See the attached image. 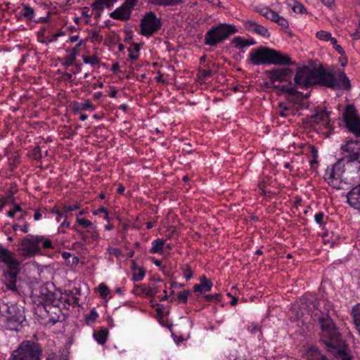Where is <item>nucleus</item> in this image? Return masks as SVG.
Wrapping results in <instances>:
<instances>
[{"label": "nucleus", "mask_w": 360, "mask_h": 360, "mask_svg": "<svg viewBox=\"0 0 360 360\" xmlns=\"http://www.w3.org/2000/svg\"><path fill=\"white\" fill-rule=\"evenodd\" d=\"M22 11H23L22 15L25 18H27L28 19L33 18L34 11V9L32 8H31L29 5H27V4L23 5Z\"/></svg>", "instance_id": "obj_34"}, {"label": "nucleus", "mask_w": 360, "mask_h": 360, "mask_svg": "<svg viewBox=\"0 0 360 360\" xmlns=\"http://www.w3.org/2000/svg\"><path fill=\"white\" fill-rule=\"evenodd\" d=\"M83 61L85 64H90L92 66L98 65L101 63L100 59L96 55L91 56H82Z\"/></svg>", "instance_id": "obj_32"}, {"label": "nucleus", "mask_w": 360, "mask_h": 360, "mask_svg": "<svg viewBox=\"0 0 360 360\" xmlns=\"http://www.w3.org/2000/svg\"><path fill=\"white\" fill-rule=\"evenodd\" d=\"M132 48V52H136V53H139V51H140V46H139V44H137V43H134L132 44V46H131Z\"/></svg>", "instance_id": "obj_61"}, {"label": "nucleus", "mask_w": 360, "mask_h": 360, "mask_svg": "<svg viewBox=\"0 0 360 360\" xmlns=\"http://www.w3.org/2000/svg\"><path fill=\"white\" fill-rule=\"evenodd\" d=\"M274 87L280 89L283 92H286L288 94L292 95V96L295 95L297 93V91L296 90V89L295 87L288 86H285V85H282V86L274 85Z\"/></svg>", "instance_id": "obj_33"}, {"label": "nucleus", "mask_w": 360, "mask_h": 360, "mask_svg": "<svg viewBox=\"0 0 360 360\" xmlns=\"http://www.w3.org/2000/svg\"><path fill=\"white\" fill-rule=\"evenodd\" d=\"M183 0H150V2L157 6H174L182 3Z\"/></svg>", "instance_id": "obj_28"}, {"label": "nucleus", "mask_w": 360, "mask_h": 360, "mask_svg": "<svg viewBox=\"0 0 360 360\" xmlns=\"http://www.w3.org/2000/svg\"><path fill=\"white\" fill-rule=\"evenodd\" d=\"M310 149H311L312 158H314V157L318 158V152H317L316 148L312 146L310 147Z\"/></svg>", "instance_id": "obj_62"}, {"label": "nucleus", "mask_w": 360, "mask_h": 360, "mask_svg": "<svg viewBox=\"0 0 360 360\" xmlns=\"http://www.w3.org/2000/svg\"><path fill=\"white\" fill-rule=\"evenodd\" d=\"M354 39H360V19L359 20L358 26L354 33L351 34Z\"/></svg>", "instance_id": "obj_56"}, {"label": "nucleus", "mask_w": 360, "mask_h": 360, "mask_svg": "<svg viewBox=\"0 0 360 360\" xmlns=\"http://www.w3.org/2000/svg\"><path fill=\"white\" fill-rule=\"evenodd\" d=\"M231 44H234V46L238 49H242L243 47L255 44V41L253 39L244 40L240 37H236L232 39Z\"/></svg>", "instance_id": "obj_27"}, {"label": "nucleus", "mask_w": 360, "mask_h": 360, "mask_svg": "<svg viewBox=\"0 0 360 360\" xmlns=\"http://www.w3.org/2000/svg\"><path fill=\"white\" fill-rule=\"evenodd\" d=\"M117 0H96L92 5V9L95 11L96 18L101 17V12L105 8H110Z\"/></svg>", "instance_id": "obj_19"}, {"label": "nucleus", "mask_w": 360, "mask_h": 360, "mask_svg": "<svg viewBox=\"0 0 360 360\" xmlns=\"http://www.w3.org/2000/svg\"><path fill=\"white\" fill-rule=\"evenodd\" d=\"M28 227H29L28 224H25L22 226H20L19 224H14L13 226V229L14 231H17L18 229H20L23 233H27L28 231Z\"/></svg>", "instance_id": "obj_52"}, {"label": "nucleus", "mask_w": 360, "mask_h": 360, "mask_svg": "<svg viewBox=\"0 0 360 360\" xmlns=\"http://www.w3.org/2000/svg\"><path fill=\"white\" fill-rule=\"evenodd\" d=\"M79 208V205L77 204H75L72 205L64 206L63 210L64 213L67 215V214L68 212L77 210Z\"/></svg>", "instance_id": "obj_50"}, {"label": "nucleus", "mask_w": 360, "mask_h": 360, "mask_svg": "<svg viewBox=\"0 0 360 360\" xmlns=\"http://www.w3.org/2000/svg\"><path fill=\"white\" fill-rule=\"evenodd\" d=\"M141 32L140 34L143 36H151L158 32L161 26L162 22L160 18L153 12L146 13L141 20Z\"/></svg>", "instance_id": "obj_9"}, {"label": "nucleus", "mask_w": 360, "mask_h": 360, "mask_svg": "<svg viewBox=\"0 0 360 360\" xmlns=\"http://www.w3.org/2000/svg\"><path fill=\"white\" fill-rule=\"evenodd\" d=\"M348 203L360 210V184L354 186L347 195Z\"/></svg>", "instance_id": "obj_17"}, {"label": "nucleus", "mask_w": 360, "mask_h": 360, "mask_svg": "<svg viewBox=\"0 0 360 360\" xmlns=\"http://www.w3.org/2000/svg\"><path fill=\"white\" fill-rule=\"evenodd\" d=\"M278 14L272 11L271 9H269L268 8H265V13L264 17L271 21L276 22L277 20V18H278Z\"/></svg>", "instance_id": "obj_35"}, {"label": "nucleus", "mask_w": 360, "mask_h": 360, "mask_svg": "<svg viewBox=\"0 0 360 360\" xmlns=\"http://www.w3.org/2000/svg\"><path fill=\"white\" fill-rule=\"evenodd\" d=\"M138 273H134L132 276V280L134 281H141L146 274V270L143 267H141L138 269Z\"/></svg>", "instance_id": "obj_39"}, {"label": "nucleus", "mask_w": 360, "mask_h": 360, "mask_svg": "<svg viewBox=\"0 0 360 360\" xmlns=\"http://www.w3.org/2000/svg\"><path fill=\"white\" fill-rule=\"evenodd\" d=\"M323 4H325L327 6H331L334 2L335 0H321Z\"/></svg>", "instance_id": "obj_63"}, {"label": "nucleus", "mask_w": 360, "mask_h": 360, "mask_svg": "<svg viewBox=\"0 0 360 360\" xmlns=\"http://www.w3.org/2000/svg\"><path fill=\"white\" fill-rule=\"evenodd\" d=\"M292 8L294 12L297 13H302L306 11L304 6L298 1H295Z\"/></svg>", "instance_id": "obj_43"}, {"label": "nucleus", "mask_w": 360, "mask_h": 360, "mask_svg": "<svg viewBox=\"0 0 360 360\" xmlns=\"http://www.w3.org/2000/svg\"><path fill=\"white\" fill-rule=\"evenodd\" d=\"M212 71L211 70H200L199 71V77L200 79H205L207 77H211Z\"/></svg>", "instance_id": "obj_47"}, {"label": "nucleus", "mask_w": 360, "mask_h": 360, "mask_svg": "<svg viewBox=\"0 0 360 360\" xmlns=\"http://www.w3.org/2000/svg\"><path fill=\"white\" fill-rule=\"evenodd\" d=\"M294 82L297 87L302 89L317 84L334 90L351 89L349 79L344 72L338 73L335 77L332 72L327 71L322 65L314 68L308 66L297 68Z\"/></svg>", "instance_id": "obj_1"}, {"label": "nucleus", "mask_w": 360, "mask_h": 360, "mask_svg": "<svg viewBox=\"0 0 360 360\" xmlns=\"http://www.w3.org/2000/svg\"><path fill=\"white\" fill-rule=\"evenodd\" d=\"M309 122L321 124L326 128L329 127L330 119L329 112L325 110H316V112L307 117Z\"/></svg>", "instance_id": "obj_15"}, {"label": "nucleus", "mask_w": 360, "mask_h": 360, "mask_svg": "<svg viewBox=\"0 0 360 360\" xmlns=\"http://www.w3.org/2000/svg\"><path fill=\"white\" fill-rule=\"evenodd\" d=\"M134 6L126 0L120 7L110 13V17L123 22L130 19Z\"/></svg>", "instance_id": "obj_14"}, {"label": "nucleus", "mask_w": 360, "mask_h": 360, "mask_svg": "<svg viewBox=\"0 0 360 360\" xmlns=\"http://www.w3.org/2000/svg\"><path fill=\"white\" fill-rule=\"evenodd\" d=\"M0 263L5 264L7 267L2 274L6 286L13 292H18L17 279L20 271V262L11 251L0 245Z\"/></svg>", "instance_id": "obj_3"}, {"label": "nucleus", "mask_w": 360, "mask_h": 360, "mask_svg": "<svg viewBox=\"0 0 360 360\" xmlns=\"http://www.w3.org/2000/svg\"><path fill=\"white\" fill-rule=\"evenodd\" d=\"M348 346L345 343L343 346L332 349L331 353L338 360H352V357L348 353Z\"/></svg>", "instance_id": "obj_21"}, {"label": "nucleus", "mask_w": 360, "mask_h": 360, "mask_svg": "<svg viewBox=\"0 0 360 360\" xmlns=\"http://www.w3.org/2000/svg\"><path fill=\"white\" fill-rule=\"evenodd\" d=\"M98 213H105V219H106L108 221H109L108 212V210L106 208H105L104 207H101L98 210H94L93 212V214L95 215L98 214Z\"/></svg>", "instance_id": "obj_51"}, {"label": "nucleus", "mask_w": 360, "mask_h": 360, "mask_svg": "<svg viewBox=\"0 0 360 360\" xmlns=\"http://www.w3.org/2000/svg\"><path fill=\"white\" fill-rule=\"evenodd\" d=\"M42 356L43 349L39 343L24 340L13 351L8 360H41Z\"/></svg>", "instance_id": "obj_4"}, {"label": "nucleus", "mask_w": 360, "mask_h": 360, "mask_svg": "<svg viewBox=\"0 0 360 360\" xmlns=\"http://www.w3.org/2000/svg\"><path fill=\"white\" fill-rule=\"evenodd\" d=\"M40 294L43 296V300L45 301L46 304L41 305V307L44 309L46 311L49 313V310H47L48 305L49 308L51 307H55L57 306V303L55 299V294L51 291H49L46 288H41Z\"/></svg>", "instance_id": "obj_20"}, {"label": "nucleus", "mask_w": 360, "mask_h": 360, "mask_svg": "<svg viewBox=\"0 0 360 360\" xmlns=\"http://www.w3.org/2000/svg\"><path fill=\"white\" fill-rule=\"evenodd\" d=\"M268 77L271 82L274 84L276 82H288L292 84V70L289 68H276L266 72Z\"/></svg>", "instance_id": "obj_13"}, {"label": "nucleus", "mask_w": 360, "mask_h": 360, "mask_svg": "<svg viewBox=\"0 0 360 360\" xmlns=\"http://www.w3.org/2000/svg\"><path fill=\"white\" fill-rule=\"evenodd\" d=\"M205 298L207 302H211L213 300H219V294L207 295L205 296Z\"/></svg>", "instance_id": "obj_57"}, {"label": "nucleus", "mask_w": 360, "mask_h": 360, "mask_svg": "<svg viewBox=\"0 0 360 360\" xmlns=\"http://www.w3.org/2000/svg\"><path fill=\"white\" fill-rule=\"evenodd\" d=\"M82 41H80L77 44H76L75 46L70 50V53L77 56V55L79 53V48L82 45Z\"/></svg>", "instance_id": "obj_58"}, {"label": "nucleus", "mask_w": 360, "mask_h": 360, "mask_svg": "<svg viewBox=\"0 0 360 360\" xmlns=\"http://www.w3.org/2000/svg\"><path fill=\"white\" fill-rule=\"evenodd\" d=\"M98 292L101 297H105L110 292V290L105 284L101 283L98 285Z\"/></svg>", "instance_id": "obj_42"}, {"label": "nucleus", "mask_w": 360, "mask_h": 360, "mask_svg": "<svg viewBox=\"0 0 360 360\" xmlns=\"http://www.w3.org/2000/svg\"><path fill=\"white\" fill-rule=\"evenodd\" d=\"M323 217H324V214L323 212H319V213L316 214L314 216L316 222L320 225H323L324 224Z\"/></svg>", "instance_id": "obj_53"}, {"label": "nucleus", "mask_w": 360, "mask_h": 360, "mask_svg": "<svg viewBox=\"0 0 360 360\" xmlns=\"http://www.w3.org/2000/svg\"><path fill=\"white\" fill-rule=\"evenodd\" d=\"M98 316V314L95 309H93L91 310L90 313L86 316L85 321L87 324H89L90 323L94 322L97 317Z\"/></svg>", "instance_id": "obj_40"}, {"label": "nucleus", "mask_w": 360, "mask_h": 360, "mask_svg": "<svg viewBox=\"0 0 360 360\" xmlns=\"http://www.w3.org/2000/svg\"><path fill=\"white\" fill-rule=\"evenodd\" d=\"M333 48L338 51V53H340V55H344L345 54V51L344 49H342V47L340 45H338V44L336 45H335L333 46Z\"/></svg>", "instance_id": "obj_60"}, {"label": "nucleus", "mask_w": 360, "mask_h": 360, "mask_svg": "<svg viewBox=\"0 0 360 360\" xmlns=\"http://www.w3.org/2000/svg\"><path fill=\"white\" fill-rule=\"evenodd\" d=\"M41 217V214L39 210H36L34 214V220H39Z\"/></svg>", "instance_id": "obj_64"}, {"label": "nucleus", "mask_w": 360, "mask_h": 360, "mask_svg": "<svg viewBox=\"0 0 360 360\" xmlns=\"http://www.w3.org/2000/svg\"><path fill=\"white\" fill-rule=\"evenodd\" d=\"M307 360H330L321 350L315 347L309 348L307 352Z\"/></svg>", "instance_id": "obj_24"}, {"label": "nucleus", "mask_w": 360, "mask_h": 360, "mask_svg": "<svg viewBox=\"0 0 360 360\" xmlns=\"http://www.w3.org/2000/svg\"><path fill=\"white\" fill-rule=\"evenodd\" d=\"M128 51L129 52V58L131 60H136L139 58V54H134V52H132V48L129 47L128 49Z\"/></svg>", "instance_id": "obj_59"}, {"label": "nucleus", "mask_w": 360, "mask_h": 360, "mask_svg": "<svg viewBox=\"0 0 360 360\" xmlns=\"http://www.w3.org/2000/svg\"><path fill=\"white\" fill-rule=\"evenodd\" d=\"M237 32V28L232 24L219 23L207 30L204 43L210 46H215Z\"/></svg>", "instance_id": "obj_7"}, {"label": "nucleus", "mask_w": 360, "mask_h": 360, "mask_svg": "<svg viewBox=\"0 0 360 360\" xmlns=\"http://www.w3.org/2000/svg\"><path fill=\"white\" fill-rule=\"evenodd\" d=\"M32 157L36 160H40L41 159L42 155L39 146H37L33 149Z\"/></svg>", "instance_id": "obj_48"}, {"label": "nucleus", "mask_w": 360, "mask_h": 360, "mask_svg": "<svg viewBox=\"0 0 360 360\" xmlns=\"http://www.w3.org/2000/svg\"><path fill=\"white\" fill-rule=\"evenodd\" d=\"M14 203L13 195H8L6 197L0 199V211L8 203Z\"/></svg>", "instance_id": "obj_41"}, {"label": "nucleus", "mask_w": 360, "mask_h": 360, "mask_svg": "<svg viewBox=\"0 0 360 360\" xmlns=\"http://www.w3.org/2000/svg\"><path fill=\"white\" fill-rule=\"evenodd\" d=\"M341 149L346 153L342 158L347 159V167L356 169L360 176V141H348Z\"/></svg>", "instance_id": "obj_8"}, {"label": "nucleus", "mask_w": 360, "mask_h": 360, "mask_svg": "<svg viewBox=\"0 0 360 360\" xmlns=\"http://www.w3.org/2000/svg\"><path fill=\"white\" fill-rule=\"evenodd\" d=\"M0 321L6 329L18 330L25 321L24 311L15 304L8 306L4 304L0 307Z\"/></svg>", "instance_id": "obj_6"}, {"label": "nucleus", "mask_w": 360, "mask_h": 360, "mask_svg": "<svg viewBox=\"0 0 360 360\" xmlns=\"http://www.w3.org/2000/svg\"><path fill=\"white\" fill-rule=\"evenodd\" d=\"M77 221L79 225L82 226L83 228H89L90 229H94V226L91 221L88 219L77 217Z\"/></svg>", "instance_id": "obj_37"}, {"label": "nucleus", "mask_w": 360, "mask_h": 360, "mask_svg": "<svg viewBox=\"0 0 360 360\" xmlns=\"http://www.w3.org/2000/svg\"><path fill=\"white\" fill-rule=\"evenodd\" d=\"M75 60H76V56H75L72 53H70L69 55L65 56L64 57L65 63H63V65H65L66 66L72 65L74 64Z\"/></svg>", "instance_id": "obj_44"}, {"label": "nucleus", "mask_w": 360, "mask_h": 360, "mask_svg": "<svg viewBox=\"0 0 360 360\" xmlns=\"http://www.w3.org/2000/svg\"><path fill=\"white\" fill-rule=\"evenodd\" d=\"M191 294L189 290H184L178 293L177 300L179 302L186 304L188 300V297Z\"/></svg>", "instance_id": "obj_36"}, {"label": "nucleus", "mask_w": 360, "mask_h": 360, "mask_svg": "<svg viewBox=\"0 0 360 360\" xmlns=\"http://www.w3.org/2000/svg\"><path fill=\"white\" fill-rule=\"evenodd\" d=\"M271 49L266 46H261L250 52L249 61L255 65L262 64H270Z\"/></svg>", "instance_id": "obj_12"}, {"label": "nucleus", "mask_w": 360, "mask_h": 360, "mask_svg": "<svg viewBox=\"0 0 360 360\" xmlns=\"http://www.w3.org/2000/svg\"><path fill=\"white\" fill-rule=\"evenodd\" d=\"M134 292L135 294H143L148 297H153L158 292V289L157 287L146 288L143 285H137L134 288Z\"/></svg>", "instance_id": "obj_23"}, {"label": "nucleus", "mask_w": 360, "mask_h": 360, "mask_svg": "<svg viewBox=\"0 0 360 360\" xmlns=\"http://www.w3.org/2000/svg\"><path fill=\"white\" fill-rule=\"evenodd\" d=\"M313 305L314 307L317 306L314 316L317 317L321 326L320 340L326 345L327 351L330 352L332 349L343 346L345 342L342 339V334L328 315L330 309V304H326L324 300L321 302L315 300Z\"/></svg>", "instance_id": "obj_2"}, {"label": "nucleus", "mask_w": 360, "mask_h": 360, "mask_svg": "<svg viewBox=\"0 0 360 360\" xmlns=\"http://www.w3.org/2000/svg\"><path fill=\"white\" fill-rule=\"evenodd\" d=\"M244 26L248 30L252 31L259 35L264 37H270L269 30L265 27L257 24L255 21L247 20L245 22Z\"/></svg>", "instance_id": "obj_18"}, {"label": "nucleus", "mask_w": 360, "mask_h": 360, "mask_svg": "<svg viewBox=\"0 0 360 360\" xmlns=\"http://www.w3.org/2000/svg\"><path fill=\"white\" fill-rule=\"evenodd\" d=\"M35 240L39 243H42L43 247L45 249H53L54 247L52 245V242L50 239L45 238L44 236H35Z\"/></svg>", "instance_id": "obj_31"}, {"label": "nucleus", "mask_w": 360, "mask_h": 360, "mask_svg": "<svg viewBox=\"0 0 360 360\" xmlns=\"http://www.w3.org/2000/svg\"><path fill=\"white\" fill-rule=\"evenodd\" d=\"M19 250L20 255L24 257H32L41 252L38 242L35 240V236L31 238H25L20 243Z\"/></svg>", "instance_id": "obj_11"}, {"label": "nucleus", "mask_w": 360, "mask_h": 360, "mask_svg": "<svg viewBox=\"0 0 360 360\" xmlns=\"http://www.w3.org/2000/svg\"><path fill=\"white\" fill-rule=\"evenodd\" d=\"M72 109L75 112L80 110H94L95 107L89 100H86L84 103L75 102L72 105Z\"/></svg>", "instance_id": "obj_25"}, {"label": "nucleus", "mask_w": 360, "mask_h": 360, "mask_svg": "<svg viewBox=\"0 0 360 360\" xmlns=\"http://www.w3.org/2000/svg\"><path fill=\"white\" fill-rule=\"evenodd\" d=\"M51 212H52L53 214H56V215H58V217H57V221H60V218H61V217L67 218V215L64 213V212H63H63H61V211H60V210H56V209H55V208H54V209H53V210H51Z\"/></svg>", "instance_id": "obj_54"}, {"label": "nucleus", "mask_w": 360, "mask_h": 360, "mask_svg": "<svg viewBox=\"0 0 360 360\" xmlns=\"http://www.w3.org/2000/svg\"><path fill=\"white\" fill-rule=\"evenodd\" d=\"M316 36L320 40L328 41L330 39L331 34L329 32L320 30L316 32Z\"/></svg>", "instance_id": "obj_38"}, {"label": "nucleus", "mask_w": 360, "mask_h": 360, "mask_svg": "<svg viewBox=\"0 0 360 360\" xmlns=\"http://www.w3.org/2000/svg\"><path fill=\"white\" fill-rule=\"evenodd\" d=\"M184 277L186 279V281H188L191 279L193 276V271L191 269V267L188 264H186L184 268Z\"/></svg>", "instance_id": "obj_46"}, {"label": "nucleus", "mask_w": 360, "mask_h": 360, "mask_svg": "<svg viewBox=\"0 0 360 360\" xmlns=\"http://www.w3.org/2000/svg\"><path fill=\"white\" fill-rule=\"evenodd\" d=\"M165 241L162 239H156L152 243V248L150 252L152 254L161 252L164 247Z\"/></svg>", "instance_id": "obj_30"}, {"label": "nucleus", "mask_w": 360, "mask_h": 360, "mask_svg": "<svg viewBox=\"0 0 360 360\" xmlns=\"http://www.w3.org/2000/svg\"><path fill=\"white\" fill-rule=\"evenodd\" d=\"M346 167L347 159H339L325 172L324 179L328 184L336 189H344L347 185Z\"/></svg>", "instance_id": "obj_5"}, {"label": "nucleus", "mask_w": 360, "mask_h": 360, "mask_svg": "<svg viewBox=\"0 0 360 360\" xmlns=\"http://www.w3.org/2000/svg\"><path fill=\"white\" fill-rule=\"evenodd\" d=\"M108 330L107 328H101L98 331L94 333V338L100 345H103L107 340Z\"/></svg>", "instance_id": "obj_26"}, {"label": "nucleus", "mask_w": 360, "mask_h": 360, "mask_svg": "<svg viewBox=\"0 0 360 360\" xmlns=\"http://www.w3.org/2000/svg\"><path fill=\"white\" fill-rule=\"evenodd\" d=\"M342 115L347 129L357 136H360V117L354 106L347 105Z\"/></svg>", "instance_id": "obj_10"}, {"label": "nucleus", "mask_w": 360, "mask_h": 360, "mask_svg": "<svg viewBox=\"0 0 360 360\" xmlns=\"http://www.w3.org/2000/svg\"><path fill=\"white\" fill-rule=\"evenodd\" d=\"M279 107L281 110L278 112L280 116L285 117L292 114L290 109L288 107L283 106L282 103H280Z\"/></svg>", "instance_id": "obj_45"}, {"label": "nucleus", "mask_w": 360, "mask_h": 360, "mask_svg": "<svg viewBox=\"0 0 360 360\" xmlns=\"http://www.w3.org/2000/svg\"><path fill=\"white\" fill-rule=\"evenodd\" d=\"M276 22L283 28H288L289 26L288 21L281 16L277 18Z\"/></svg>", "instance_id": "obj_49"}, {"label": "nucleus", "mask_w": 360, "mask_h": 360, "mask_svg": "<svg viewBox=\"0 0 360 360\" xmlns=\"http://www.w3.org/2000/svg\"><path fill=\"white\" fill-rule=\"evenodd\" d=\"M200 284H195L193 286L195 292H208L211 290L212 283V281L206 278L205 275L200 277Z\"/></svg>", "instance_id": "obj_22"}, {"label": "nucleus", "mask_w": 360, "mask_h": 360, "mask_svg": "<svg viewBox=\"0 0 360 360\" xmlns=\"http://www.w3.org/2000/svg\"><path fill=\"white\" fill-rule=\"evenodd\" d=\"M270 64L285 65H294L290 56L287 54H283L280 51L271 49Z\"/></svg>", "instance_id": "obj_16"}, {"label": "nucleus", "mask_w": 360, "mask_h": 360, "mask_svg": "<svg viewBox=\"0 0 360 360\" xmlns=\"http://www.w3.org/2000/svg\"><path fill=\"white\" fill-rule=\"evenodd\" d=\"M108 252L110 255H113L116 256L117 257H120L122 255V251L119 248H108Z\"/></svg>", "instance_id": "obj_55"}, {"label": "nucleus", "mask_w": 360, "mask_h": 360, "mask_svg": "<svg viewBox=\"0 0 360 360\" xmlns=\"http://www.w3.org/2000/svg\"><path fill=\"white\" fill-rule=\"evenodd\" d=\"M352 314L356 330L360 334V304H356L352 308Z\"/></svg>", "instance_id": "obj_29"}]
</instances>
